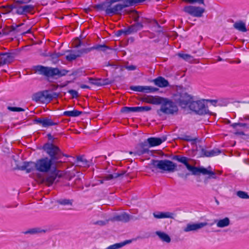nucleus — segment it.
Returning a JSON list of instances; mask_svg holds the SVG:
<instances>
[{"label":"nucleus","mask_w":249,"mask_h":249,"mask_svg":"<svg viewBox=\"0 0 249 249\" xmlns=\"http://www.w3.org/2000/svg\"><path fill=\"white\" fill-rule=\"evenodd\" d=\"M41 149L49 156L36 160V170L41 173H49L46 177V181L49 185L53 184L60 176V171L57 169V165L62 162L63 157L69 156L63 153L58 146L53 142H48L43 144Z\"/></svg>","instance_id":"obj_1"},{"label":"nucleus","mask_w":249,"mask_h":249,"mask_svg":"<svg viewBox=\"0 0 249 249\" xmlns=\"http://www.w3.org/2000/svg\"><path fill=\"white\" fill-rule=\"evenodd\" d=\"M150 168L152 171L154 172L155 170H160L161 173L164 172L173 173L178 171L177 164L171 160H151L150 163H149Z\"/></svg>","instance_id":"obj_2"},{"label":"nucleus","mask_w":249,"mask_h":249,"mask_svg":"<svg viewBox=\"0 0 249 249\" xmlns=\"http://www.w3.org/2000/svg\"><path fill=\"white\" fill-rule=\"evenodd\" d=\"M33 70L36 73L43 75L48 78H53L55 76L59 78L67 74L70 71L65 69L60 70L58 68H53L42 65H36L34 67Z\"/></svg>","instance_id":"obj_3"},{"label":"nucleus","mask_w":249,"mask_h":249,"mask_svg":"<svg viewBox=\"0 0 249 249\" xmlns=\"http://www.w3.org/2000/svg\"><path fill=\"white\" fill-rule=\"evenodd\" d=\"M193 96L188 93L186 89L182 86H177L173 98L175 102L181 107L186 108L193 99Z\"/></svg>","instance_id":"obj_4"},{"label":"nucleus","mask_w":249,"mask_h":249,"mask_svg":"<svg viewBox=\"0 0 249 249\" xmlns=\"http://www.w3.org/2000/svg\"><path fill=\"white\" fill-rule=\"evenodd\" d=\"M178 108L177 103L172 100L165 98L160 109L157 110V113L161 116V113L167 115H174L177 114Z\"/></svg>","instance_id":"obj_5"},{"label":"nucleus","mask_w":249,"mask_h":249,"mask_svg":"<svg viewBox=\"0 0 249 249\" xmlns=\"http://www.w3.org/2000/svg\"><path fill=\"white\" fill-rule=\"evenodd\" d=\"M18 0H14L12 5L10 7L9 12H12L13 15H26L31 13L35 8V6L32 4L23 5L25 3H18Z\"/></svg>","instance_id":"obj_6"},{"label":"nucleus","mask_w":249,"mask_h":249,"mask_svg":"<svg viewBox=\"0 0 249 249\" xmlns=\"http://www.w3.org/2000/svg\"><path fill=\"white\" fill-rule=\"evenodd\" d=\"M189 109L195 112L196 114L199 115H204L206 114H210L211 112L206 106L204 101H194V99L189 103L188 105Z\"/></svg>","instance_id":"obj_7"},{"label":"nucleus","mask_w":249,"mask_h":249,"mask_svg":"<svg viewBox=\"0 0 249 249\" xmlns=\"http://www.w3.org/2000/svg\"><path fill=\"white\" fill-rule=\"evenodd\" d=\"M117 7L112 6L109 0H106L105 1L95 4L94 8L99 11H105L106 15L108 16H112L113 15H118L116 12Z\"/></svg>","instance_id":"obj_8"},{"label":"nucleus","mask_w":249,"mask_h":249,"mask_svg":"<svg viewBox=\"0 0 249 249\" xmlns=\"http://www.w3.org/2000/svg\"><path fill=\"white\" fill-rule=\"evenodd\" d=\"M186 168L192 172V175L194 176H198L200 174L206 175L207 174H211L214 175L212 172L208 171L206 168L203 166H195L190 164L188 161L185 165Z\"/></svg>","instance_id":"obj_9"},{"label":"nucleus","mask_w":249,"mask_h":249,"mask_svg":"<svg viewBox=\"0 0 249 249\" xmlns=\"http://www.w3.org/2000/svg\"><path fill=\"white\" fill-rule=\"evenodd\" d=\"M183 11L194 17H201L205 9L199 6L192 5L186 6L184 7Z\"/></svg>","instance_id":"obj_10"},{"label":"nucleus","mask_w":249,"mask_h":249,"mask_svg":"<svg viewBox=\"0 0 249 249\" xmlns=\"http://www.w3.org/2000/svg\"><path fill=\"white\" fill-rule=\"evenodd\" d=\"M34 123L35 124L41 125L43 127H48L51 126L57 125L59 122L52 120L49 117L36 118L34 120Z\"/></svg>","instance_id":"obj_11"},{"label":"nucleus","mask_w":249,"mask_h":249,"mask_svg":"<svg viewBox=\"0 0 249 249\" xmlns=\"http://www.w3.org/2000/svg\"><path fill=\"white\" fill-rule=\"evenodd\" d=\"M17 53L15 52L0 53V66L11 63L14 60Z\"/></svg>","instance_id":"obj_12"},{"label":"nucleus","mask_w":249,"mask_h":249,"mask_svg":"<svg viewBox=\"0 0 249 249\" xmlns=\"http://www.w3.org/2000/svg\"><path fill=\"white\" fill-rule=\"evenodd\" d=\"M231 126L236 130L234 133L236 135H246L244 131L249 130V123H235Z\"/></svg>","instance_id":"obj_13"},{"label":"nucleus","mask_w":249,"mask_h":249,"mask_svg":"<svg viewBox=\"0 0 249 249\" xmlns=\"http://www.w3.org/2000/svg\"><path fill=\"white\" fill-rule=\"evenodd\" d=\"M152 108L150 106H142V107H124L120 112L124 113H129L130 112H141L148 111L151 110Z\"/></svg>","instance_id":"obj_14"},{"label":"nucleus","mask_w":249,"mask_h":249,"mask_svg":"<svg viewBox=\"0 0 249 249\" xmlns=\"http://www.w3.org/2000/svg\"><path fill=\"white\" fill-rule=\"evenodd\" d=\"M145 140L142 142L138 143L133 151L135 156H141L145 154H149L150 151Z\"/></svg>","instance_id":"obj_15"},{"label":"nucleus","mask_w":249,"mask_h":249,"mask_svg":"<svg viewBox=\"0 0 249 249\" xmlns=\"http://www.w3.org/2000/svg\"><path fill=\"white\" fill-rule=\"evenodd\" d=\"M133 217L134 216L133 215L124 212L120 214H116L109 217L108 220L111 222L117 221L127 223L129 222L130 219H133Z\"/></svg>","instance_id":"obj_16"},{"label":"nucleus","mask_w":249,"mask_h":249,"mask_svg":"<svg viewBox=\"0 0 249 249\" xmlns=\"http://www.w3.org/2000/svg\"><path fill=\"white\" fill-rule=\"evenodd\" d=\"M16 169L21 171H26V173H29L36 170V161H24L22 165H17Z\"/></svg>","instance_id":"obj_17"},{"label":"nucleus","mask_w":249,"mask_h":249,"mask_svg":"<svg viewBox=\"0 0 249 249\" xmlns=\"http://www.w3.org/2000/svg\"><path fill=\"white\" fill-rule=\"evenodd\" d=\"M139 16H137L134 18V21L135 23L132 25H131L126 28V32L129 35H131L141 30L143 27V25L142 22H138Z\"/></svg>","instance_id":"obj_18"},{"label":"nucleus","mask_w":249,"mask_h":249,"mask_svg":"<svg viewBox=\"0 0 249 249\" xmlns=\"http://www.w3.org/2000/svg\"><path fill=\"white\" fill-rule=\"evenodd\" d=\"M167 140L166 136H163L161 137H150L145 140L148 146L152 147L158 146Z\"/></svg>","instance_id":"obj_19"},{"label":"nucleus","mask_w":249,"mask_h":249,"mask_svg":"<svg viewBox=\"0 0 249 249\" xmlns=\"http://www.w3.org/2000/svg\"><path fill=\"white\" fill-rule=\"evenodd\" d=\"M207 225V222L190 223L187 224L184 228L183 231L185 232L196 231Z\"/></svg>","instance_id":"obj_20"},{"label":"nucleus","mask_w":249,"mask_h":249,"mask_svg":"<svg viewBox=\"0 0 249 249\" xmlns=\"http://www.w3.org/2000/svg\"><path fill=\"white\" fill-rule=\"evenodd\" d=\"M24 25V23L19 24H13L11 25L12 28V36L16 37L18 35H24L25 33H23L22 30L20 27Z\"/></svg>","instance_id":"obj_21"},{"label":"nucleus","mask_w":249,"mask_h":249,"mask_svg":"<svg viewBox=\"0 0 249 249\" xmlns=\"http://www.w3.org/2000/svg\"><path fill=\"white\" fill-rule=\"evenodd\" d=\"M155 85L160 88H166L169 87V82L162 76H159L153 80Z\"/></svg>","instance_id":"obj_22"},{"label":"nucleus","mask_w":249,"mask_h":249,"mask_svg":"<svg viewBox=\"0 0 249 249\" xmlns=\"http://www.w3.org/2000/svg\"><path fill=\"white\" fill-rule=\"evenodd\" d=\"M165 98L160 96H151L148 99L143 101L149 104L162 106Z\"/></svg>","instance_id":"obj_23"},{"label":"nucleus","mask_w":249,"mask_h":249,"mask_svg":"<svg viewBox=\"0 0 249 249\" xmlns=\"http://www.w3.org/2000/svg\"><path fill=\"white\" fill-rule=\"evenodd\" d=\"M213 223L216 224L218 228H225L230 225V220L229 218L226 217L221 219H214Z\"/></svg>","instance_id":"obj_24"},{"label":"nucleus","mask_w":249,"mask_h":249,"mask_svg":"<svg viewBox=\"0 0 249 249\" xmlns=\"http://www.w3.org/2000/svg\"><path fill=\"white\" fill-rule=\"evenodd\" d=\"M174 214L172 213L166 212H156L153 213V216L155 218L158 219L161 218H174Z\"/></svg>","instance_id":"obj_25"},{"label":"nucleus","mask_w":249,"mask_h":249,"mask_svg":"<svg viewBox=\"0 0 249 249\" xmlns=\"http://www.w3.org/2000/svg\"><path fill=\"white\" fill-rule=\"evenodd\" d=\"M178 139L186 142H191L192 144H196L197 141V137L193 138L191 136L187 135L186 134H180Z\"/></svg>","instance_id":"obj_26"},{"label":"nucleus","mask_w":249,"mask_h":249,"mask_svg":"<svg viewBox=\"0 0 249 249\" xmlns=\"http://www.w3.org/2000/svg\"><path fill=\"white\" fill-rule=\"evenodd\" d=\"M67 52L70 53L69 54L66 56V59L68 61H72L80 57V54L78 53L77 50H69Z\"/></svg>","instance_id":"obj_27"},{"label":"nucleus","mask_w":249,"mask_h":249,"mask_svg":"<svg viewBox=\"0 0 249 249\" xmlns=\"http://www.w3.org/2000/svg\"><path fill=\"white\" fill-rule=\"evenodd\" d=\"M46 231L44 230H42L40 228L36 227L32 229H30L27 231H23L22 233L24 234H36L41 232H45Z\"/></svg>","instance_id":"obj_28"},{"label":"nucleus","mask_w":249,"mask_h":249,"mask_svg":"<svg viewBox=\"0 0 249 249\" xmlns=\"http://www.w3.org/2000/svg\"><path fill=\"white\" fill-rule=\"evenodd\" d=\"M156 234L159 237V238L163 242L169 243L171 241V238L168 234L165 232L160 231H157Z\"/></svg>","instance_id":"obj_29"},{"label":"nucleus","mask_w":249,"mask_h":249,"mask_svg":"<svg viewBox=\"0 0 249 249\" xmlns=\"http://www.w3.org/2000/svg\"><path fill=\"white\" fill-rule=\"evenodd\" d=\"M83 113L82 111L73 109L71 111H65L63 113V115L65 116L75 117H78Z\"/></svg>","instance_id":"obj_30"},{"label":"nucleus","mask_w":249,"mask_h":249,"mask_svg":"<svg viewBox=\"0 0 249 249\" xmlns=\"http://www.w3.org/2000/svg\"><path fill=\"white\" fill-rule=\"evenodd\" d=\"M92 50H96L106 52L107 50H112L113 49L110 47L107 46L105 44H96L92 47Z\"/></svg>","instance_id":"obj_31"},{"label":"nucleus","mask_w":249,"mask_h":249,"mask_svg":"<svg viewBox=\"0 0 249 249\" xmlns=\"http://www.w3.org/2000/svg\"><path fill=\"white\" fill-rule=\"evenodd\" d=\"M96 81H100V83H93L94 85L97 86H102L107 85H110L114 82V80H110L108 78L97 79Z\"/></svg>","instance_id":"obj_32"},{"label":"nucleus","mask_w":249,"mask_h":249,"mask_svg":"<svg viewBox=\"0 0 249 249\" xmlns=\"http://www.w3.org/2000/svg\"><path fill=\"white\" fill-rule=\"evenodd\" d=\"M56 203L63 206H72L73 200L66 198H59L56 200Z\"/></svg>","instance_id":"obj_33"},{"label":"nucleus","mask_w":249,"mask_h":249,"mask_svg":"<svg viewBox=\"0 0 249 249\" xmlns=\"http://www.w3.org/2000/svg\"><path fill=\"white\" fill-rule=\"evenodd\" d=\"M233 27L234 28L243 32H245L247 31L245 23L242 21L235 22L233 24Z\"/></svg>","instance_id":"obj_34"},{"label":"nucleus","mask_w":249,"mask_h":249,"mask_svg":"<svg viewBox=\"0 0 249 249\" xmlns=\"http://www.w3.org/2000/svg\"><path fill=\"white\" fill-rule=\"evenodd\" d=\"M207 169V170L208 171L212 172L213 174L214 175H213L211 174H207L206 175H208V177H206L205 178L204 180V182L205 184H207L208 183V181L209 179L210 178H213V179H216L217 177L215 173H214L213 171L212 170V167L211 166H208V168H206Z\"/></svg>","instance_id":"obj_35"},{"label":"nucleus","mask_w":249,"mask_h":249,"mask_svg":"<svg viewBox=\"0 0 249 249\" xmlns=\"http://www.w3.org/2000/svg\"><path fill=\"white\" fill-rule=\"evenodd\" d=\"M43 91L37 92L33 95L32 100L36 102L41 101H43L42 99H43Z\"/></svg>","instance_id":"obj_36"},{"label":"nucleus","mask_w":249,"mask_h":249,"mask_svg":"<svg viewBox=\"0 0 249 249\" xmlns=\"http://www.w3.org/2000/svg\"><path fill=\"white\" fill-rule=\"evenodd\" d=\"M173 160H177L178 161L185 165L188 161V158L186 157L181 156L180 155H175L173 157Z\"/></svg>","instance_id":"obj_37"},{"label":"nucleus","mask_w":249,"mask_h":249,"mask_svg":"<svg viewBox=\"0 0 249 249\" xmlns=\"http://www.w3.org/2000/svg\"><path fill=\"white\" fill-rule=\"evenodd\" d=\"M75 162L77 164L81 163V165H83L84 166H89V161L86 159H84L83 156H79L77 157Z\"/></svg>","instance_id":"obj_38"},{"label":"nucleus","mask_w":249,"mask_h":249,"mask_svg":"<svg viewBox=\"0 0 249 249\" xmlns=\"http://www.w3.org/2000/svg\"><path fill=\"white\" fill-rule=\"evenodd\" d=\"M63 53H56L54 52L53 53L49 52L48 54L46 55V56H50L52 59L53 60H56L58 58L63 55Z\"/></svg>","instance_id":"obj_39"},{"label":"nucleus","mask_w":249,"mask_h":249,"mask_svg":"<svg viewBox=\"0 0 249 249\" xmlns=\"http://www.w3.org/2000/svg\"><path fill=\"white\" fill-rule=\"evenodd\" d=\"M44 94L43 99H45V102H50L52 101L51 93L48 90H43Z\"/></svg>","instance_id":"obj_40"},{"label":"nucleus","mask_w":249,"mask_h":249,"mask_svg":"<svg viewBox=\"0 0 249 249\" xmlns=\"http://www.w3.org/2000/svg\"><path fill=\"white\" fill-rule=\"evenodd\" d=\"M82 71L80 69L73 71L71 73L69 74V76H73V80H75L76 77L80 76L82 75Z\"/></svg>","instance_id":"obj_41"},{"label":"nucleus","mask_w":249,"mask_h":249,"mask_svg":"<svg viewBox=\"0 0 249 249\" xmlns=\"http://www.w3.org/2000/svg\"><path fill=\"white\" fill-rule=\"evenodd\" d=\"M2 34L4 36H12V28L11 26H5L1 29Z\"/></svg>","instance_id":"obj_42"},{"label":"nucleus","mask_w":249,"mask_h":249,"mask_svg":"<svg viewBox=\"0 0 249 249\" xmlns=\"http://www.w3.org/2000/svg\"><path fill=\"white\" fill-rule=\"evenodd\" d=\"M236 195L242 199H249V195L247 192L244 191H238L236 192Z\"/></svg>","instance_id":"obj_43"},{"label":"nucleus","mask_w":249,"mask_h":249,"mask_svg":"<svg viewBox=\"0 0 249 249\" xmlns=\"http://www.w3.org/2000/svg\"><path fill=\"white\" fill-rule=\"evenodd\" d=\"M130 89L132 90L143 92L144 86H131Z\"/></svg>","instance_id":"obj_44"},{"label":"nucleus","mask_w":249,"mask_h":249,"mask_svg":"<svg viewBox=\"0 0 249 249\" xmlns=\"http://www.w3.org/2000/svg\"><path fill=\"white\" fill-rule=\"evenodd\" d=\"M91 51H92V47H89V48H87L81 49L77 50V52L78 54H80V57H81V55L83 54H84V53H85V54L88 53H89Z\"/></svg>","instance_id":"obj_45"},{"label":"nucleus","mask_w":249,"mask_h":249,"mask_svg":"<svg viewBox=\"0 0 249 249\" xmlns=\"http://www.w3.org/2000/svg\"><path fill=\"white\" fill-rule=\"evenodd\" d=\"M12 5V4H7L6 5L2 6L1 7V9H2V13L3 14H9V13L12 14V12H9V11L10 10V7Z\"/></svg>","instance_id":"obj_46"},{"label":"nucleus","mask_w":249,"mask_h":249,"mask_svg":"<svg viewBox=\"0 0 249 249\" xmlns=\"http://www.w3.org/2000/svg\"><path fill=\"white\" fill-rule=\"evenodd\" d=\"M222 151L218 148H214L210 151L209 155L210 157L217 156L221 153Z\"/></svg>","instance_id":"obj_47"},{"label":"nucleus","mask_w":249,"mask_h":249,"mask_svg":"<svg viewBox=\"0 0 249 249\" xmlns=\"http://www.w3.org/2000/svg\"><path fill=\"white\" fill-rule=\"evenodd\" d=\"M125 68L127 69L128 71H135L136 70L137 67L135 65H131L129 66H122L120 67V71H124V69Z\"/></svg>","instance_id":"obj_48"},{"label":"nucleus","mask_w":249,"mask_h":249,"mask_svg":"<svg viewBox=\"0 0 249 249\" xmlns=\"http://www.w3.org/2000/svg\"><path fill=\"white\" fill-rule=\"evenodd\" d=\"M7 109L13 112H21V111H24L25 110V109L20 107H10L8 106L7 107Z\"/></svg>","instance_id":"obj_49"},{"label":"nucleus","mask_w":249,"mask_h":249,"mask_svg":"<svg viewBox=\"0 0 249 249\" xmlns=\"http://www.w3.org/2000/svg\"><path fill=\"white\" fill-rule=\"evenodd\" d=\"M210 151L204 148H201L200 152V156L201 157H210L209 155Z\"/></svg>","instance_id":"obj_50"},{"label":"nucleus","mask_w":249,"mask_h":249,"mask_svg":"<svg viewBox=\"0 0 249 249\" xmlns=\"http://www.w3.org/2000/svg\"><path fill=\"white\" fill-rule=\"evenodd\" d=\"M126 31L127 29L118 30L115 33V36H120L122 35H124V36H127L128 35V34H127Z\"/></svg>","instance_id":"obj_51"},{"label":"nucleus","mask_w":249,"mask_h":249,"mask_svg":"<svg viewBox=\"0 0 249 249\" xmlns=\"http://www.w3.org/2000/svg\"><path fill=\"white\" fill-rule=\"evenodd\" d=\"M122 248L121 242L115 243L108 247L106 249H119Z\"/></svg>","instance_id":"obj_52"},{"label":"nucleus","mask_w":249,"mask_h":249,"mask_svg":"<svg viewBox=\"0 0 249 249\" xmlns=\"http://www.w3.org/2000/svg\"><path fill=\"white\" fill-rule=\"evenodd\" d=\"M68 92L72 96V98H77L79 95L78 92L74 89H69L68 91Z\"/></svg>","instance_id":"obj_53"},{"label":"nucleus","mask_w":249,"mask_h":249,"mask_svg":"<svg viewBox=\"0 0 249 249\" xmlns=\"http://www.w3.org/2000/svg\"><path fill=\"white\" fill-rule=\"evenodd\" d=\"M108 221H109L108 220V219L106 221L98 220V221H97L96 222H95L94 223V224L100 225V226H104V225H106L108 222Z\"/></svg>","instance_id":"obj_54"},{"label":"nucleus","mask_w":249,"mask_h":249,"mask_svg":"<svg viewBox=\"0 0 249 249\" xmlns=\"http://www.w3.org/2000/svg\"><path fill=\"white\" fill-rule=\"evenodd\" d=\"M178 56L185 60H187L191 57L190 55L185 53H179Z\"/></svg>","instance_id":"obj_55"},{"label":"nucleus","mask_w":249,"mask_h":249,"mask_svg":"<svg viewBox=\"0 0 249 249\" xmlns=\"http://www.w3.org/2000/svg\"><path fill=\"white\" fill-rule=\"evenodd\" d=\"M190 175L189 173H187L186 174L182 173H178V177L184 178V179H186L188 178V176H189Z\"/></svg>","instance_id":"obj_56"},{"label":"nucleus","mask_w":249,"mask_h":249,"mask_svg":"<svg viewBox=\"0 0 249 249\" xmlns=\"http://www.w3.org/2000/svg\"><path fill=\"white\" fill-rule=\"evenodd\" d=\"M191 4H194L195 3H197L200 4H204V0H191Z\"/></svg>","instance_id":"obj_57"},{"label":"nucleus","mask_w":249,"mask_h":249,"mask_svg":"<svg viewBox=\"0 0 249 249\" xmlns=\"http://www.w3.org/2000/svg\"><path fill=\"white\" fill-rule=\"evenodd\" d=\"M143 90L144 93H152L151 86H144Z\"/></svg>","instance_id":"obj_58"},{"label":"nucleus","mask_w":249,"mask_h":249,"mask_svg":"<svg viewBox=\"0 0 249 249\" xmlns=\"http://www.w3.org/2000/svg\"><path fill=\"white\" fill-rule=\"evenodd\" d=\"M103 178L104 180H109L113 178V177L112 176L111 174H108L107 175L103 177Z\"/></svg>","instance_id":"obj_59"},{"label":"nucleus","mask_w":249,"mask_h":249,"mask_svg":"<svg viewBox=\"0 0 249 249\" xmlns=\"http://www.w3.org/2000/svg\"><path fill=\"white\" fill-rule=\"evenodd\" d=\"M239 120L241 121H249V115L246 114L243 116V117L242 118H239Z\"/></svg>","instance_id":"obj_60"},{"label":"nucleus","mask_w":249,"mask_h":249,"mask_svg":"<svg viewBox=\"0 0 249 249\" xmlns=\"http://www.w3.org/2000/svg\"><path fill=\"white\" fill-rule=\"evenodd\" d=\"M51 96L53 100V99L57 98L59 97V93L53 92L52 93H51Z\"/></svg>","instance_id":"obj_61"},{"label":"nucleus","mask_w":249,"mask_h":249,"mask_svg":"<svg viewBox=\"0 0 249 249\" xmlns=\"http://www.w3.org/2000/svg\"><path fill=\"white\" fill-rule=\"evenodd\" d=\"M47 137L49 141H52L51 142H53V141L54 139V138L52 135V134L51 133H48L47 135Z\"/></svg>","instance_id":"obj_62"},{"label":"nucleus","mask_w":249,"mask_h":249,"mask_svg":"<svg viewBox=\"0 0 249 249\" xmlns=\"http://www.w3.org/2000/svg\"><path fill=\"white\" fill-rule=\"evenodd\" d=\"M131 242H132V240H126L123 242H122L121 243H122V247L126 245L131 243Z\"/></svg>","instance_id":"obj_63"},{"label":"nucleus","mask_w":249,"mask_h":249,"mask_svg":"<svg viewBox=\"0 0 249 249\" xmlns=\"http://www.w3.org/2000/svg\"><path fill=\"white\" fill-rule=\"evenodd\" d=\"M32 0H18V3H28Z\"/></svg>","instance_id":"obj_64"}]
</instances>
